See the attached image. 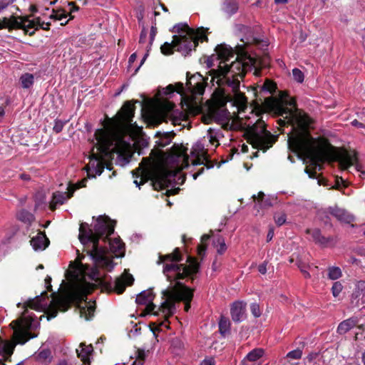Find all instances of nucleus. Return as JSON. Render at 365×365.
Returning <instances> with one entry per match:
<instances>
[{
    "label": "nucleus",
    "instance_id": "37",
    "mask_svg": "<svg viewBox=\"0 0 365 365\" xmlns=\"http://www.w3.org/2000/svg\"><path fill=\"white\" fill-rule=\"evenodd\" d=\"M210 236L209 235H204L201 237L202 244L198 247V254L202 256L204 255L206 251L207 246L205 244L206 241L210 239Z\"/></svg>",
    "mask_w": 365,
    "mask_h": 365
},
{
    "label": "nucleus",
    "instance_id": "55",
    "mask_svg": "<svg viewBox=\"0 0 365 365\" xmlns=\"http://www.w3.org/2000/svg\"><path fill=\"white\" fill-rule=\"evenodd\" d=\"M259 206L260 207H269L272 206V204L269 200H263L261 203H259Z\"/></svg>",
    "mask_w": 365,
    "mask_h": 365
},
{
    "label": "nucleus",
    "instance_id": "7",
    "mask_svg": "<svg viewBox=\"0 0 365 365\" xmlns=\"http://www.w3.org/2000/svg\"><path fill=\"white\" fill-rule=\"evenodd\" d=\"M171 31L178 34L173 36L171 43L165 42L161 46V52L165 55L172 54L173 48H176L182 55L187 56L196 48L198 41H207L206 29L202 27L195 30L187 24H178L173 27Z\"/></svg>",
    "mask_w": 365,
    "mask_h": 365
},
{
    "label": "nucleus",
    "instance_id": "56",
    "mask_svg": "<svg viewBox=\"0 0 365 365\" xmlns=\"http://www.w3.org/2000/svg\"><path fill=\"white\" fill-rule=\"evenodd\" d=\"M264 194L262 192H259L257 195L258 203H261L264 200Z\"/></svg>",
    "mask_w": 365,
    "mask_h": 365
},
{
    "label": "nucleus",
    "instance_id": "34",
    "mask_svg": "<svg viewBox=\"0 0 365 365\" xmlns=\"http://www.w3.org/2000/svg\"><path fill=\"white\" fill-rule=\"evenodd\" d=\"M195 146L196 148L190 153L191 155L196 157V159L193 160L192 163L193 165L202 164V162H201V157H202V154H200V152H202L203 146L201 143H197Z\"/></svg>",
    "mask_w": 365,
    "mask_h": 365
},
{
    "label": "nucleus",
    "instance_id": "8",
    "mask_svg": "<svg viewBox=\"0 0 365 365\" xmlns=\"http://www.w3.org/2000/svg\"><path fill=\"white\" fill-rule=\"evenodd\" d=\"M277 140V135H272L266 129L264 122L259 120L250 128L248 142L253 148L266 152Z\"/></svg>",
    "mask_w": 365,
    "mask_h": 365
},
{
    "label": "nucleus",
    "instance_id": "18",
    "mask_svg": "<svg viewBox=\"0 0 365 365\" xmlns=\"http://www.w3.org/2000/svg\"><path fill=\"white\" fill-rule=\"evenodd\" d=\"M21 28H25V26L23 20L19 19V17L11 16L10 18L4 17L1 20L0 19V30L3 29H21Z\"/></svg>",
    "mask_w": 365,
    "mask_h": 365
},
{
    "label": "nucleus",
    "instance_id": "9",
    "mask_svg": "<svg viewBox=\"0 0 365 365\" xmlns=\"http://www.w3.org/2000/svg\"><path fill=\"white\" fill-rule=\"evenodd\" d=\"M187 73L186 90L192 96H201L205 92L207 82L204 77L199 73H196L191 76Z\"/></svg>",
    "mask_w": 365,
    "mask_h": 365
},
{
    "label": "nucleus",
    "instance_id": "13",
    "mask_svg": "<svg viewBox=\"0 0 365 365\" xmlns=\"http://www.w3.org/2000/svg\"><path fill=\"white\" fill-rule=\"evenodd\" d=\"M334 157L341 170H346L356 160L355 152L346 150L336 151Z\"/></svg>",
    "mask_w": 365,
    "mask_h": 365
},
{
    "label": "nucleus",
    "instance_id": "47",
    "mask_svg": "<svg viewBox=\"0 0 365 365\" xmlns=\"http://www.w3.org/2000/svg\"><path fill=\"white\" fill-rule=\"evenodd\" d=\"M13 2L14 0H0V12Z\"/></svg>",
    "mask_w": 365,
    "mask_h": 365
},
{
    "label": "nucleus",
    "instance_id": "14",
    "mask_svg": "<svg viewBox=\"0 0 365 365\" xmlns=\"http://www.w3.org/2000/svg\"><path fill=\"white\" fill-rule=\"evenodd\" d=\"M19 19L23 20L24 26L25 28H21L26 33H29L30 36H32L35 33V30L39 26L43 30H49L51 23L44 22L41 20L40 18H37L35 20H29L28 16L19 17Z\"/></svg>",
    "mask_w": 365,
    "mask_h": 365
},
{
    "label": "nucleus",
    "instance_id": "51",
    "mask_svg": "<svg viewBox=\"0 0 365 365\" xmlns=\"http://www.w3.org/2000/svg\"><path fill=\"white\" fill-rule=\"evenodd\" d=\"M200 365H215V360L212 358L205 359Z\"/></svg>",
    "mask_w": 365,
    "mask_h": 365
},
{
    "label": "nucleus",
    "instance_id": "22",
    "mask_svg": "<svg viewBox=\"0 0 365 365\" xmlns=\"http://www.w3.org/2000/svg\"><path fill=\"white\" fill-rule=\"evenodd\" d=\"M174 92H177L178 93L180 94L182 96H187V98H189V96H190V98H194L195 96H192L187 90L186 86L185 87L182 83H178L175 84V86H173L172 84H170L166 88L165 94H170Z\"/></svg>",
    "mask_w": 365,
    "mask_h": 365
},
{
    "label": "nucleus",
    "instance_id": "46",
    "mask_svg": "<svg viewBox=\"0 0 365 365\" xmlns=\"http://www.w3.org/2000/svg\"><path fill=\"white\" fill-rule=\"evenodd\" d=\"M297 266L299 268L300 271L302 272V273L303 274V275L305 278H310L311 275L307 271L305 264L302 263V262H299L297 263Z\"/></svg>",
    "mask_w": 365,
    "mask_h": 365
},
{
    "label": "nucleus",
    "instance_id": "23",
    "mask_svg": "<svg viewBox=\"0 0 365 365\" xmlns=\"http://www.w3.org/2000/svg\"><path fill=\"white\" fill-rule=\"evenodd\" d=\"M357 322L358 320L355 317H351L348 319H346L339 324L337 327V332L339 334H344L349 330H351L353 327H354L356 325Z\"/></svg>",
    "mask_w": 365,
    "mask_h": 365
},
{
    "label": "nucleus",
    "instance_id": "36",
    "mask_svg": "<svg viewBox=\"0 0 365 365\" xmlns=\"http://www.w3.org/2000/svg\"><path fill=\"white\" fill-rule=\"evenodd\" d=\"M68 16V14L64 10L61 11H53V14L50 16V18L56 21H62Z\"/></svg>",
    "mask_w": 365,
    "mask_h": 365
},
{
    "label": "nucleus",
    "instance_id": "64",
    "mask_svg": "<svg viewBox=\"0 0 365 365\" xmlns=\"http://www.w3.org/2000/svg\"><path fill=\"white\" fill-rule=\"evenodd\" d=\"M173 124H174V125H180V119H179V118H174V119L173 120Z\"/></svg>",
    "mask_w": 365,
    "mask_h": 365
},
{
    "label": "nucleus",
    "instance_id": "62",
    "mask_svg": "<svg viewBox=\"0 0 365 365\" xmlns=\"http://www.w3.org/2000/svg\"><path fill=\"white\" fill-rule=\"evenodd\" d=\"M143 362L142 361V360H137V359H135L133 361V365H143Z\"/></svg>",
    "mask_w": 365,
    "mask_h": 365
},
{
    "label": "nucleus",
    "instance_id": "25",
    "mask_svg": "<svg viewBox=\"0 0 365 365\" xmlns=\"http://www.w3.org/2000/svg\"><path fill=\"white\" fill-rule=\"evenodd\" d=\"M80 347L81 348V350L76 349L78 356L84 364L89 363V356L93 352V346L91 345L86 346L83 344H81Z\"/></svg>",
    "mask_w": 365,
    "mask_h": 365
},
{
    "label": "nucleus",
    "instance_id": "17",
    "mask_svg": "<svg viewBox=\"0 0 365 365\" xmlns=\"http://www.w3.org/2000/svg\"><path fill=\"white\" fill-rule=\"evenodd\" d=\"M246 306L247 304L242 301H237L232 303L230 314L234 322L240 323L246 319Z\"/></svg>",
    "mask_w": 365,
    "mask_h": 365
},
{
    "label": "nucleus",
    "instance_id": "53",
    "mask_svg": "<svg viewBox=\"0 0 365 365\" xmlns=\"http://www.w3.org/2000/svg\"><path fill=\"white\" fill-rule=\"evenodd\" d=\"M356 288L358 290L361 292L365 290V281H359L356 284Z\"/></svg>",
    "mask_w": 365,
    "mask_h": 365
},
{
    "label": "nucleus",
    "instance_id": "61",
    "mask_svg": "<svg viewBox=\"0 0 365 365\" xmlns=\"http://www.w3.org/2000/svg\"><path fill=\"white\" fill-rule=\"evenodd\" d=\"M203 171H204V168H202V169H201L200 170H199L198 172H197V173H194V174L192 175L193 179H195H195H197V178L200 175H201V174L203 173Z\"/></svg>",
    "mask_w": 365,
    "mask_h": 365
},
{
    "label": "nucleus",
    "instance_id": "11",
    "mask_svg": "<svg viewBox=\"0 0 365 365\" xmlns=\"http://www.w3.org/2000/svg\"><path fill=\"white\" fill-rule=\"evenodd\" d=\"M154 294L152 289H148L141 292L136 297L135 302L138 304L146 305L145 310L148 314H153L155 316L162 315V312L159 311V307L153 303Z\"/></svg>",
    "mask_w": 365,
    "mask_h": 365
},
{
    "label": "nucleus",
    "instance_id": "43",
    "mask_svg": "<svg viewBox=\"0 0 365 365\" xmlns=\"http://www.w3.org/2000/svg\"><path fill=\"white\" fill-rule=\"evenodd\" d=\"M250 312L252 313V314L257 318V317H259L262 314V311H261V309L259 307V305L257 303H252L250 304Z\"/></svg>",
    "mask_w": 365,
    "mask_h": 365
},
{
    "label": "nucleus",
    "instance_id": "29",
    "mask_svg": "<svg viewBox=\"0 0 365 365\" xmlns=\"http://www.w3.org/2000/svg\"><path fill=\"white\" fill-rule=\"evenodd\" d=\"M175 177V173L167 168H163L161 173L159 175L158 182L160 185H167L168 181H170V178Z\"/></svg>",
    "mask_w": 365,
    "mask_h": 365
},
{
    "label": "nucleus",
    "instance_id": "31",
    "mask_svg": "<svg viewBox=\"0 0 365 365\" xmlns=\"http://www.w3.org/2000/svg\"><path fill=\"white\" fill-rule=\"evenodd\" d=\"M230 322L228 318L222 317L219 322V331L222 336H226L230 333Z\"/></svg>",
    "mask_w": 365,
    "mask_h": 365
},
{
    "label": "nucleus",
    "instance_id": "19",
    "mask_svg": "<svg viewBox=\"0 0 365 365\" xmlns=\"http://www.w3.org/2000/svg\"><path fill=\"white\" fill-rule=\"evenodd\" d=\"M49 240L43 232H38V235L31 240V245L35 250H43L48 247Z\"/></svg>",
    "mask_w": 365,
    "mask_h": 365
},
{
    "label": "nucleus",
    "instance_id": "39",
    "mask_svg": "<svg viewBox=\"0 0 365 365\" xmlns=\"http://www.w3.org/2000/svg\"><path fill=\"white\" fill-rule=\"evenodd\" d=\"M343 286L340 282H335L331 287V293L334 297H337L341 292Z\"/></svg>",
    "mask_w": 365,
    "mask_h": 365
},
{
    "label": "nucleus",
    "instance_id": "33",
    "mask_svg": "<svg viewBox=\"0 0 365 365\" xmlns=\"http://www.w3.org/2000/svg\"><path fill=\"white\" fill-rule=\"evenodd\" d=\"M173 135L174 134L173 133H163L159 140L156 141L158 146L160 148H164L166 145H169L172 141Z\"/></svg>",
    "mask_w": 365,
    "mask_h": 365
},
{
    "label": "nucleus",
    "instance_id": "54",
    "mask_svg": "<svg viewBox=\"0 0 365 365\" xmlns=\"http://www.w3.org/2000/svg\"><path fill=\"white\" fill-rule=\"evenodd\" d=\"M274 237V230L272 228L269 229L267 235V241L269 242L272 240Z\"/></svg>",
    "mask_w": 365,
    "mask_h": 365
},
{
    "label": "nucleus",
    "instance_id": "42",
    "mask_svg": "<svg viewBox=\"0 0 365 365\" xmlns=\"http://www.w3.org/2000/svg\"><path fill=\"white\" fill-rule=\"evenodd\" d=\"M68 5L70 6V14H68V16H70L69 19L66 21L65 22H61V26H65L68 24V22L73 19V16H72L71 14L74 11H77L79 9V7L75 4L74 2H68Z\"/></svg>",
    "mask_w": 365,
    "mask_h": 365
},
{
    "label": "nucleus",
    "instance_id": "4",
    "mask_svg": "<svg viewBox=\"0 0 365 365\" xmlns=\"http://www.w3.org/2000/svg\"><path fill=\"white\" fill-rule=\"evenodd\" d=\"M237 48H240L238 51L240 53L237 55L236 60L230 64H227L226 62L234 56V53L232 48L226 44H220L216 46V56L212 55L207 57L205 63L207 68H211L214 66L215 58L223 61L224 66H221V62H220L218 69H212L210 71V75L212 76V80L215 81L216 79V83L222 88L223 93L230 91L236 101L243 103L245 96L240 91V78H242L246 72L251 68L255 60L251 57H247L240 46H237Z\"/></svg>",
    "mask_w": 365,
    "mask_h": 365
},
{
    "label": "nucleus",
    "instance_id": "38",
    "mask_svg": "<svg viewBox=\"0 0 365 365\" xmlns=\"http://www.w3.org/2000/svg\"><path fill=\"white\" fill-rule=\"evenodd\" d=\"M274 222L278 226H282L286 222L287 215L284 212L276 213L274 216Z\"/></svg>",
    "mask_w": 365,
    "mask_h": 365
},
{
    "label": "nucleus",
    "instance_id": "60",
    "mask_svg": "<svg viewBox=\"0 0 365 365\" xmlns=\"http://www.w3.org/2000/svg\"><path fill=\"white\" fill-rule=\"evenodd\" d=\"M136 57H137V55H136V53H134L131 54V55H130V58H129V63H133V62L135 61Z\"/></svg>",
    "mask_w": 365,
    "mask_h": 365
},
{
    "label": "nucleus",
    "instance_id": "30",
    "mask_svg": "<svg viewBox=\"0 0 365 365\" xmlns=\"http://www.w3.org/2000/svg\"><path fill=\"white\" fill-rule=\"evenodd\" d=\"M20 83L24 88H29L34 82V76L29 73H25L21 75L19 79Z\"/></svg>",
    "mask_w": 365,
    "mask_h": 365
},
{
    "label": "nucleus",
    "instance_id": "2",
    "mask_svg": "<svg viewBox=\"0 0 365 365\" xmlns=\"http://www.w3.org/2000/svg\"><path fill=\"white\" fill-rule=\"evenodd\" d=\"M182 261V257L179 248H175L174 252L165 255H160L157 263L163 266V274L168 281H177L175 285H170L161 292L162 302L159 306V311L162 312L164 320L159 324L158 330L161 327L168 328V319L173 316L177 310V304L180 302L185 303L184 309L188 312L190 309V302L193 297V291L188 287L182 284L180 280L185 279L197 272L199 264L196 259L189 257L187 262L188 264H177Z\"/></svg>",
    "mask_w": 365,
    "mask_h": 365
},
{
    "label": "nucleus",
    "instance_id": "59",
    "mask_svg": "<svg viewBox=\"0 0 365 365\" xmlns=\"http://www.w3.org/2000/svg\"><path fill=\"white\" fill-rule=\"evenodd\" d=\"M19 178L23 180H29L30 179V176L27 174L22 173L19 175Z\"/></svg>",
    "mask_w": 365,
    "mask_h": 365
},
{
    "label": "nucleus",
    "instance_id": "16",
    "mask_svg": "<svg viewBox=\"0 0 365 365\" xmlns=\"http://www.w3.org/2000/svg\"><path fill=\"white\" fill-rule=\"evenodd\" d=\"M152 166L153 162L150 158H143L139 168L133 172V175L135 174V173H137L138 174L140 173L142 177L140 182H138L137 180L134 181V183L136 185V186L140 187L141 185L144 184L147 181V178L151 172Z\"/></svg>",
    "mask_w": 365,
    "mask_h": 365
},
{
    "label": "nucleus",
    "instance_id": "10",
    "mask_svg": "<svg viewBox=\"0 0 365 365\" xmlns=\"http://www.w3.org/2000/svg\"><path fill=\"white\" fill-rule=\"evenodd\" d=\"M10 326L13 329V336L18 344H24L35 336L31 335L24 324V319L21 318L13 321Z\"/></svg>",
    "mask_w": 365,
    "mask_h": 365
},
{
    "label": "nucleus",
    "instance_id": "32",
    "mask_svg": "<svg viewBox=\"0 0 365 365\" xmlns=\"http://www.w3.org/2000/svg\"><path fill=\"white\" fill-rule=\"evenodd\" d=\"M16 217L19 220L28 224L31 223L34 219L33 214L24 209L18 212Z\"/></svg>",
    "mask_w": 365,
    "mask_h": 365
},
{
    "label": "nucleus",
    "instance_id": "57",
    "mask_svg": "<svg viewBox=\"0 0 365 365\" xmlns=\"http://www.w3.org/2000/svg\"><path fill=\"white\" fill-rule=\"evenodd\" d=\"M209 134H210V142L213 144L214 143L217 141V139L215 136L212 135L211 134V130H209Z\"/></svg>",
    "mask_w": 365,
    "mask_h": 365
},
{
    "label": "nucleus",
    "instance_id": "52",
    "mask_svg": "<svg viewBox=\"0 0 365 365\" xmlns=\"http://www.w3.org/2000/svg\"><path fill=\"white\" fill-rule=\"evenodd\" d=\"M138 359L137 360H142L143 362L145 357V353L143 350L138 349Z\"/></svg>",
    "mask_w": 365,
    "mask_h": 365
},
{
    "label": "nucleus",
    "instance_id": "15",
    "mask_svg": "<svg viewBox=\"0 0 365 365\" xmlns=\"http://www.w3.org/2000/svg\"><path fill=\"white\" fill-rule=\"evenodd\" d=\"M133 282L134 278L133 275L124 272L121 277L115 278V280L110 283V288H113L118 294H122L125 291L126 286L133 284Z\"/></svg>",
    "mask_w": 365,
    "mask_h": 365
},
{
    "label": "nucleus",
    "instance_id": "5",
    "mask_svg": "<svg viewBox=\"0 0 365 365\" xmlns=\"http://www.w3.org/2000/svg\"><path fill=\"white\" fill-rule=\"evenodd\" d=\"M115 222L106 216H99L93 229L89 228L86 222L81 224L78 238L84 246L88 255L95 264L99 267L111 271L114 267L112 259L107 255L108 248L99 245V240L108 242L110 248L114 252H120L123 247L120 240L111 242L108 238L114 232Z\"/></svg>",
    "mask_w": 365,
    "mask_h": 365
},
{
    "label": "nucleus",
    "instance_id": "12",
    "mask_svg": "<svg viewBox=\"0 0 365 365\" xmlns=\"http://www.w3.org/2000/svg\"><path fill=\"white\" fill-rule=\"evenodd\" d=\"M86 180L84 179L76 185H69L68 187V192H57L53 193V199L51 203V209L55 210L57 205H63L68 199L73 196V194L76 189H79L86 186Z\"/></svg>",
    "mask_w": 365,
    "mask_h": 365
},
{
    "label": "nucleus",
    "instance_id": "35",
    "mask_svg": "<svg viewBox=\"0 0 365 365\" xmlns=\"http://www.w3.org/2000/svg\"><path fill=\"white\" fill-rule=\"evenodd\" d=\"M342 276L341 270L338 267H329L328 268V278L331 280L339 279Z\"/></svg>",
    "mask_w": 365,
    "mask_h": 365
},
{
    "label": "nucleus",
    "instance_id": "26",
    "mask_svg": "<svg viewBox=\"0 0 365 365\" xmlns=\"http://www.w3.org/2000/svg\"><path fill=\"white\" fill-rule=\"evenodd\" d=\"M212 245L216 248L219 255H222L227 250V245L225 239L220 235L214 236Z\"/></svg>",
    "mask_w": 365,
    "mask_h": 365
},
{
    "label": "nucleus",
    "instance_id": "58",
    "mask_svg": "<svg viewBox=\"0 0 365 365\" xmlns=\"http://www.w3.org/2000/svg\"><path fill=\"white\" fill-rule=\"evenodd\" d=\"M351 124L354 126H357L359 128H362L364 127V125L359 122L357 120H354L352 122H351Z\"/></svg>",
    "mask_w": 365,
    "mask_h": 365
},
{
    "label": "nucleus",
    "instance_id": "41",
    "mask_svg": "<svg viewBox=\"0 0 365 365\" xmlns=\"http://www.w3.org/2000/svg\"><path fill=\"white\" fill-rule=\"evenodd\" d=\"M302 356V351L299 349L291 351L287 353L286 357L289 359H299Z\"/></svg>",
    "mask_w": 365,
    "mask_h": 365
},
{
    "label": "nucleus",
    "instance_id": "1",
    "mask_svg": "<svg viewBox=\"0 0 365 365\" xmlns=\"http://www.w3.org/2000/svg\"><path fill=\"white\" fill-rule=\"evenodd\" d=\"M275 113L283 118L278 120L280 127L290 125L287 145L290 150L308 159L314 170L306 168L305 172L311 178H316V170H320L325 160L329 144L323 138L311 136L310 118L297 107L296 99L287 92H282L279 99L272 103Z\"/></svg>",
    "mask_w": 365,
    "mask_h": 365
},
{
    "label": "nucleus",
    "instance_id": "44",
    "mask_svg": "<svg viewBox=\"0 0 365 365\" xmlns=\"http://www.w3.org/2000/svg\"><path fill=\"white\" fill-rule=\"evenodd\" d=\"M66 121H63L61 120L56 119L54 122V125L53 128V130L56 133H59L62 131Z\"/></svg>",
    "mask_w": 365,
    "mask_h": 365
},
{
    "label": "nucleus",
    "instance_id": "50",
    "mask_svg": "<svg viewBox=\"0 0 365 365\" xmlns=\"http://www.w3.org/2000/svg\"><path fill=\"white\" fill-rule=\"evenodd\" d=\"M146 37H147V31L145 29H143L140 35L139 43H144L145 41Z\"/></svg>",
    "mask_w": 365,
    "mask_h": 365
},
{
    "label": "nucleus",
    "instance_id": "28",
    "mask_svg": "<svg viewBox=\"0 0 365 365\" xmlns=\"http://www.w3.org/2000/svg\"><path fill=\"white\" fill-rule=\"evenodd\" d=\"M36 358L41 363H50L52 360L51 352L48 349H40L36 354Z\"/></svg>",
    "mask_w": 365,
    "mask_h": 365
},
{
    "label": "nucleus",
    "instance_id": "48",
    "mask_svg": "<svg viewBox=\"0 0 365 365\" xmlns=\"http://www.w3.org/2000/svg\"><path fill=\"white\" fill-rule=\"evenodd\" d=\"M267 262H264L263 263H262L261 264L259 265L258 271L261 274H264L267 272Z\"/></svg>",
    "mask_w": 365,
    "mask_h": 365
},
{
    "label": "nucleus",
    "instance_id": "20",
    "mask_svg": "<svg viewBox=\"0 0 365 365\" xmlns=\"http://www.w3.org/2000/svg\"><path fill=\"white\" fill-rule=\"evenodd\" d=\"M306 232L312 236L316 243L322 246H327L332 240L331 237L323 236L319 229H307Z\"/></svg>",
    "mask_w": 365,
    "mask_h": 365
},
{
    "label": "nucleus",
    "instance_id": "40",
    "mask_svg": "<svg viewBox=\"0 0 365 365\" xmlns=\"http://www.w3.org/2000/svg\"><path fill=\"white\" fill-rule=\"evenodd\" d=\"M292 75L294 79L298 83H302L304 81V76L301 70L299 68H294L292 70Z\"/></svg>",
    "mask_w": 365,
    "mask_h": 365
},
{
    "label": "nucleus",
    "instance_id": "24",
    "mask_svg": "<svg viewBox=\"0 0 365 365\" xmlns=\"http://www.w3.org/2000/svg\"><path fill=\"white\" fill-rule=\"evenodd\" d=\"M264 354V350L260 348L254 349L249 352L246 357L242 361V365H248L247 361H256L262 357Z\"/></svg>",
    "mask_w": 365,
    "mask_h": 365
},
{
    "label": "nucleus",
    "instance_id": "6",
    "mask_svg": "<svg viewBox=\"0 0 365 365\" xmlns=\"http://www.w3.org/2000/svg\"><path fill=\"white\" fill-rule=\"evenodd\" d=\"M91 285L85 282H79L64 294L55 296L49 299L47 292L42 293L34 299H29L24 303V307L35 310H40L46 307L51 309V317H55L58 311L68 310L71 304H75L78 310L80 317L90 320L95 312V302H86V296L91 292Z\"/></svg>",
    "mask_w": 365,
    "mask_h": 365
},
{
    "label": "nucleus",
    "instance_id": "63",
    "mask_svg": "<svg viewBox=\"0 0 365 365\" xmlns=\"http://www.w3.org/2000/svg\"><path fill=\"white\" fill-rule=\"evenodd\" d=\"M5 114L4 108L2 106H0V118H2Z\"/></svg>",
    "mask_w": 365,
    "mask_h": 365
},
{
    "label": "nucleus",
    "instance_id": "21",
    "mask_svg": "<svg viewBox=\"0 0 365 365\" xmlns=\"http://www.w3.org/2000/svg\"><path fill=\"white\" fill-rule=\"evenodd\" d=\"M331 213L338 220L344 223L349 224L354 220V217L343 209H333Z\"/></svg>",
    "mask_w": 365,
    "mask_h": 365
},
{
    "label": "nucleus",
    "instance_id": "45",
    "mask_svg": "<svg viewBox=\"0 0 365 365\" xmlns=\"http://www.w3.org/2000/svg\"><path fill=\"white\" fill-rule=\"evenodd\" d=\"M276 88H277L276 85L269 81H267L263 86V89L268 91L270 93H272L273 92H274Z\"/></svg>",
    "mask_w": 365,
    "mask_h": 365
},
{
    "label": "nucleus",
    "instance_id": "49",
    "mask_svg": "<svg viewBox=\"0 0 365 365\" xmlns=\"http://www.w3.org/2000/svg\"><path fill=\"white\" fill-rule=\"evenodd\" d=\"M156 34H157L156 27L154 26H152L151 29H150V43H153Z\"/></svg>",
    "mask_w": 365,
    "mask_h": 365
},
{
    "label": "nucleus",
    "instance_id": "3",
    "mask_svg": "<svg viewBox=\"0 0 365 365\" xmlns=\"http://www.w3.org/2000/svg\"><path fill=\"white\" fill-rule=\"evenodd\" d=\"M134 102L125 101L115 118L110 120L106 129H98L95 132L96 144L92 150L90 162L86 166L88 178L100 175L106 167V158L110 157L111 151L117 149L123 135L135 126L133 123L135 107Z\"/></svg>",
    "mask_w": 365,
    "mask_h": 365
},
{
    "label": "nucleus",
    "instance_id": "27",
    "mask_svg": "<svg viewBox=\"0 0 365 365\" xmlns=\"http://www.w3.org/2000/svg\"><path fill=\"white\" fill-rule=\"evenodd\" d=\"M222 10L228 15H232L238 10V4L236 0H225Z\"/></svg>",
    "mask_w": 365,
    "mask_h": 365
}]
</instances>
